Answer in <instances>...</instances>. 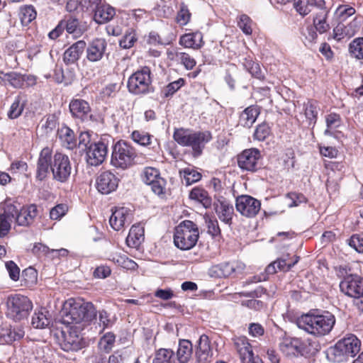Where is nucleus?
Segmentation results:
<instances>
[{
  "mask_svg": "<svg viewBox=\"0 0 363 363\" xmlns=\"http://www.w3.org/2000/svg\"><path fill=\"white\" fill-rule=\"evenodd\" d=\"M97 311L91 302L68 299L62 311L61 322L65 325L90 322L96 317Z\"/></svg>",
  "mask_w": 363,
  "mask_h": 363,
  "instance_id": "1",
  "label": "nucleus"
},
{
  "mask_svg": "<svg viewBox=\"0 0 363 363\" xmlns=\"http://www.w3.org/2000/svg\"><path fill=\"white\" fill-rule=\"evenodd\" d=\"M335 323V317L329 312L323 314L308 313L297 320L299 328L316 337L325 336L330 333Z\"/></svg>",
  "mask_w": 363,
  "mask_h": 363,
  "instance_id": "2",
  "label": "nucleus"
},
{
  "mask_svg": "<svg viewBox=\"0 0 363 363\" xmlns=\"http://www.w3.org/2000/svg\"><path fill=\"white\" fill-rule=\"evenodd\" d=\"M174 140L180 145L191 147L194 157H199L206 145L212 138L208 131H194L190 129H175Z\"/></svg>",
  "mask_w": 363,
  "mask_h": 363,
  "instance_id": "3",
  "label": "nucleus"
},
{
  "mask_svg": "<svg viewBox=\"0 0 363 363\" xmlns=\"http://www.w3.org/2000/svg\"><path fill=\"white\" fill-rule=\"evenodd\" d=\"M361 348L360 340L353 334H347L327 352L328 359L334 362H346L354 357Z\"/></svg>",
  "mask_w": 363,
  "mask_h": 363,
  "instance_id": "4",
  "label": "nucleus"
},
{
  "mask_svg": "<svg viewBox=\"0 0 363 363\" xmlns=\"http://www.w3.org/2000/svg\"><path fill=\"white\" fill-rule=\"evenodd\" d=\"M199 238V231L197 225L191 220H186L176 227L174 243L182 250H189L196 245Z\"/></svg>",
  "mask_w": 363,
  "mask_h": 363,
  "instance_id": "5",
  "label": "nucleus"
},
{
  "mask_svg": "<svg viewBox=\"0 0 363 363\" xmlns=\"http://www.w3.org/2000/svg\"><path fill=\"white\" fill-rule=\"evenodd\" d=\"M137 157L135 149L128 142L119 140L112 147L111 164L121 169L132 167Z\"/></svg>",
  "mask_w": 363,
  "mask_h": 363,
  "instance_id": "6",
  "label": "nucleus"
},
{
  "mask_svg": "<svg viewBox=\"0 0 363 363\" xmlns=\"http://www.w3.org/2000/svg\"><path fill=\"white\" fill-rule=\"evenodd\" d=\"M127 87L129 92L135 95L152 92L150 69L145 66L132 74L128 78Z\"/></svg>",
  "mask_w": 363,
  "mask_h": 363,
  "instance_id": "7",
  "label": "nucleus"
},
{
  "mask_svg": "<svg viewBox=\"0 0 363 363\" xmlns=\"http://www.w3.org/2000/svg\"><path fill=\"white\" fill-rule=\"evenodd\" d=\"M7 316L15 321L26 318L33 308L30 300L25 296L16 294L9 296L6 301Z\"/></svg>",
  "mask_w": 363,
  "mask_h": 363,
  "instance_id": "8",
  "label": "nucleus"
},
{
  "mask_svg": "<svg viewBox=\"0 0 363 363\" xmlns=\"http://www.w3.org/2000/svg\"><path fill=\"white\" fill-rule=\"evenodd\" d=\"M262 155L257 148L243 150L238 155V167L245 171L255 172L262 168Z\"/></svg>",
  "mask_w": 363,
  "mask_h": 363,
  "instance_id": "9",
  "label": "nucleus"
},
{
  "mask_svg": "<svg viewBox=\"0 0 363 363\" xmlns=\"http://www.w3.org/2000/svg\"><path fill=\"white\" fill-rule=\"evenodd\" d=\"M51 171L54 179L62 183L67 182L72 171L68 156L61 152H56L53 156Z\"/></svg>",
  "mask_w": 363,
  "mask_h": 363,
  "instance_id": "10",
  "label": "nucleus"
},
{
  "mask_svg": "<svg viewBox=\"0 0 363 363\" xmlns=\"http://www.w3.org/2000/svg\"><path fill=\"white\" fill-rule=\"evenodd\" d=\"M237 211L247 218L255 217L260 211L261 202L249 195H241L236 198Z\"/></svg>",
  "mask_w": 363,
  "mask_h": 363,
  "instance_id": "11",
  "label": "nucleus"
},
{
  "mask_svg": "<svg viewBox=\"0 0 363 363\" xmlns=\"http://www.w3.org/2000/svg\"><path fill=\"white\" fill-rule=\"evenodd\" d=\"M340 288L347 296L360 298L363 296V278L358 275H349L340 282Z\"/></svg>",
  "mask_w": 363,
  "mask_h": 363,
  "instance_id": "12",
  "label": "nucleus"
},
{
  "mask_svg": "<svg viewBox=\"0 0 363 363\" xmlns=\"http://www.w3.org/2000/svg\"><path fill=\"white\" fill-rule=\"evenodd\" d=\"M107 153V145L104 142L93 143L86 151V162L91 166H98L105 160Z\"/></svg>",
  "mask_w": 363,
  "mask_h": 363,
  "instance_id": "13",
  "label": "nucleus"
},
{
  "mask_svg": "<svg viewBox=\"0 0 363 363\" xmlns=\"http://www.w3.org/2000/svg\"><path fill=\"white\" fill-rule=\"evenodd\" d=\"M53 157L52 150L48 147L43 148L40 152L37 162L36 179L39 181L44 180L48 175L52 164Z\"/></svg>",
  "mask_w": 363,
  "mask_h": 363,
  "instance_id": "14",
  "label": "nucleus"
},
{
  "mask_svg": "<svg viewBox=\"0 0 363 363\" xmlns=\"http://www.w3.org/2000/svg\"><path fill=\"white\" fill-rule=\"evenodd\" d=\"M131 210L127 207H117L112 212L109 219L111 226L115 230H120L125 225H129L131 222Z\"/></svg>",
  "mask_w": 363,
  "mask_h": 363,
  "instance_id": "15",
  "label": "nucleus"
},
{
  "mask_svg": "<svg viewBox=\"0 0 363 363\" xmlns=\"http://www.w3.org/2000/svg\"><path fill=\"white\" fill-rule=\"evenodd\" d=\"M118 185V179L111 172L101 173L96 179V189L103 194L114 191Z\"/></svg>",
  "mask_w": 363,
  "mask_h": 363,
  "instance_id": "16",
  "label": "nucleus"
},
{
  "mask_svg": "<svg viewBox=\"0 0 363 363\" xmlns=\"http://www.w3.org/2000/svg\"><path fill=\"white\" fill-rule=\"evenodd\" d=\"M281 351L287 356L303 355L305 354V345L298 338L286 337L279 344Z\"/></svg>",
  "mask_w": 363,
  "mask_h": 363,
  "instance_id": "17",
  "label": "nucleus"
},
{
  "mask_svg": "<svg viewBox=\"0 0 363 363\" xmlns=\"http://www.w3.org/2000/svg\"><path fill=\"white\" fill-rule=\"evenodd\" d=\"M107 43L104 38L93 40L86 48V58L89 62H96L100 61L106 52Z\"/></svg>",
  "mask_w": 363,
  "mask_h": 363,
  "instance_id": "18",
  "label": "nucleus"
},
{
  "mask_svg": "<svg viewBox=\"0 0 363 363\" xmlns=\"http://www.w3.org/2000/svg\"><path fill=\"white\" fill-rule=\"evenodd\" d=\"M234 347L240 355L242 363H251L252 361V349L245 336L233 338Z\"/></svg>",
  "mask_w": 363,
  "mask_h": 363,
  "instance_id": "19",
  "label": "nucleus"
},
{
  "mask_svg": "<svg viewBox=\"0 0 363 363\" xmlns=\"http://www.w3.org/2000/svg\"><path fill=\"white\" fill-rule=\"evenodd\" d=\"M69 110L73 117L84 121L90 116L91 108L87 101L83 99H73L69 103Z\"/></svg>",
  "mask_w": 363,
  "mask_h": 363,
  "instance_id": "20",
  "label": "nucleus"
},
{
  "mask_svg": "<svg viewBox=\"0 0 363 363\" xmlns=\"http://www.w3.org/2000/svg\"><path fill=\"white\" fill-rule=\"evenodd\" d=\"M37 215V206L32 204L27 207H23L19 212L16 211L14 218L18 225L28 226L33 222Z\"/></svg>",
  "mask_w": 363,
  "mask_h": 363,
  "instance_id": "21",
  "label": "nucleus"
},
{
  "mask_svg": "<svg viewBox=\"0 0 363 363\" xmlns=\"http://www.w3.org/2000/svg\"><path fill=\"white\" fill-rule=\"evenodd\" d=\"M216 213L219 219L225 224L230 225L232 223L234 208L232 204L225 200L218 201L214 204Z\"/></svg>",
  "mask_w": 363,
  "mask_h": 363,
  "instance_id": "22",
  "label": "nucleus"
},
{
  "mask_svg": "<svg viewBox=\"0 0 363 363\" xmlns=\"http://www.w3.org/2000/svg\"><path fill=\"white\" fill-rule=\"evenodd\" d=\"M86 48L84 40H79L67 49L63 55V61L67 65L75 63Z\"/></svg>",
  "mask_w": 363,
  "mask_h": 363,
  "instance_id": "23",
  "label": "nucleus"
},
{
  "mask_svg": "<svg viewBox=\"0 0 363 363\" xmlns=\"http://www.w3.org/2000/svg\"><path fill=\"white\" fill-rule=\"evenodd\" d=\"M199 363H206L208 357L212 356L211 342L206 335H201L198 341L196 352Z\"/></svg>",
  "mask_w": 363,
  "mask_h": 363,
  "instance_id": "24",
  "label": "nucleus"
},
{
  "mask_svg": "<svg viewBox=\"0 0 363 363\" xmlns=\"http://www.w3.org/2000/svg\"><path fill=\"white\" fill-rule=\"evenodd\" d=\"M179 44L186 48L198 50L204 44L203 34L201 32L186 33L180 37Z\"/></svg>",
  "mask_w": 363,
  "mask_h": 363,
  "instance_id": "25",
  "label": "nucleus"
},
{
  "mask_svg": "<svg viewBox=\"0 0 363 363\" xmlns=\"http://www.w3.org/2000/svg\"><path fill=\"white\" fill-rule=\"evenodd\" d=\"M94 19L98 24L111 21L116 14L115 9L108 4L101 3L94 11Z\"/></svg>",
  "mask_w": 363,
  "mask_h": 363,
  "instance_id": "26",
  "label": "nucleus"
},
{
  "mask_svg": "<svg viewBox=\"0 0 363 363\" xmlns=\"http://www.w3.org/2000/svg\"><path fill=\"white\" fill-rule=\"evenodd\" d=\"M23 336L24 331L21 328L6 327L0 330V340L6 344H11Z\"/></svg>",
  "mask_w": 363,
  "mask_h": 363,
  "instance_id": "27",
  "label": "nucleus"
},
{
  "mask_svg": "<svg viewBox=\"0 0 363 363\" xmlns=\"http://www.w3.org/2000/svg\"><path fill=\"white\" fill-rule=\"evenodd\" d=\"M144 241V228L140 225H134L130 229L126 238V243L129 247H138Z\"/></svg>",
  "mask_w": 363,
  "mask_h": 363,
  "instance_id": "28",
  "label": "nucleus"
},
{
  "mask_svg": "<svg viewBox=\"0 0 363 363\" xmlns=\"http://www.w3.org/2000/svg\"><path fill=\"white\" fill-rule=\"evenodd\" d=\"M259 114V108L257 106H250L241 113L239 124L243 127L250 128L255 122Z\"/></svg>",
  "mask_w": 363,
  "mask_h": 363,
  "instance_id": "29",
  "label": "nucleus"
},
{
  "mask_svg": "<svg viewBox=\"0 0 363 363\" xmlns=\"http://www.w3.org/2000/svg\"><path fill=\"white\" fill-rule=\"evenodd\" d=\"M61 23H63L64 29L65 28L67 33L73 34L74 37L81 36L86 30V26L80 23L76 18L70 17Z\"/></svg>",
  "mask_w": 363,
  "mask_h": 363,
  "instance_id": "30",
  "label": "nucleus"
},
{
  "mask_svg": "<svg viewBox=\"0 0 363 363\" xmlns=\"http://www.w3.org/2000/svg\"><path fill=\"white\" fill-rule=\"evenodd\" d=\"M62 349L65 351H77L82 347V338L72 332L65 334L61 343Z\"/></svg>",
  "mask_w": 363,
  "mask_h": 363,
  "instance_id": "31",
  "label": "nucleus"
},
{
  "mask_svg": "<svg viewBox=\"0 0 363 363\" xmlns=\"http://www.w3.org/2000/svg\"><path fill=\"white\" fill-rule=\"evenodd\" d=\"M193 347L188 340H180L179 342L177 357L179 363H188L191 357Z\"/></svg>",
  "mask_w": 363,
  "mask_h": 363,
  "instance_id": "32",
  "label": "nucleus"
},
{
  "mask_svg": "<svg viewBox=\"0 0 363 363\" xmlns=\"http://www.w3.org/2000/svg\"><path fill=\"white\" fill-rule=\"evenodd\" d=\"M168 57L171 60H175L179 62L187 70H191L196 65L195 59L184 52L177 51L175 53L169 52H168Z\"/></svg>",
  "mask_w": 363,
  "mask_h": 363,
  "instance_id": "33",
  "label": "nucleus"
},
{
  "mask_svg": "<svg viewBox=\"0 0 363 363\" xmlns=\"http://www.w3.org/2000/svg\"><path fill=\"white\" fill-rule=\"evenodd\" d=\"M189 198L199 202L206 208H209L212 203L208 193L203 188L194 187L189 193Z\"/></svg>",
  "mask_w": 363,
  "mask_h": 363,
  "instance_id": "34",
  "label": "nucleus"
},
{
  "mask_svg": "<svg viewBox=\"0 0 363 363\" xmlns=\"http://www.w3.org/2000/svg\"><path fill=\"white\" fill-rule=\"evenodd\" d=\"M329 11H318L313 18V26L315 30L320 34L327 32L330 29V25L327 22Z\"/></svg>",
  "mask_w": 363,
  "mask_h": 363,
  "instance_id": "35",
  "label": "nucleus"
},
{
  "mask_svg": "<svg viewBox=\"0 0 363 363\" xmlns=\"http://www.w3.org/2000/svg\"><path fill=\"white\" fill-rule=\"evenodd\" d=\"M36 11L32 5H24L20 7L18 16L22 26H28L36 18Z\"/></svg>",
  "mask_w": 363,
  "mask_h": 363,
  "instance_id": "36",
  "label": "nucleus"
},
{
  "mask_svg": "<svg viewBox=\"0 0 363 363\" xmlns=\"http://www.w3.org/2000/svg\"><path fill=\"white\" fill-rule=\"evenodd\" d=\"M318 111L319 107L316 101L308 100L304 104V113L310 125L315 124Z\"/></svg>",
  "mask_w": 363,
  "mask_h": 363,
  "instance_id": "37",
  "label": "nucleus"
},
{
  "mask_svg": "<svg viewBox=\"0 0 363 363\" xmlns=\"http://www.w3.org/2000/svg\"><path fill=\"white\" fill-rule=\"evenodd\" d=\"M50 323L51 319L48 317V311H38L32 316L31 324L35 328H45L50 325Z\"/></svg>",
  "mask_w": 363,
  "mask_h": 363,
  "instance_id": "38",
  "label": "nucleus"
},
{
  "mask_svg": "<svg viewBox=\"0 0 363 363\" xmlns=\"http://www.w3.org/2000/svg\"><path fill=\"white\" fill-rule=\"evenodd\" d=\"M179 174L183 177V180L186 186L191 185L201 179V174L193 167H186L179 170Z\"/></svg>",
  "mask_w": 363,
  "mask_h": 363,
  "instance_id": "39",
  "label": "nucleus"
},
{
  "mask_svg": "<svg viewBox=\"0 0 363 363\" xmlns=\"http://www.w3.org/2000/svg\"><path fill=\"white\" fill-rule=\"evenodd\" d=\"M327 128L324 131L325 135H333V131L342 124V119L337 113H330L325 118Z\"/></svg>",
  "mask_w": 363,
  "mask_h": 363,
  "instance_id": "40",
  "label": "nucleus"
},
{
  "mask_svg": "<svg viewBox=\"0 0 363 363\" xmlns=\"http://www.w3.org/2000/svg\"><path fill=\"white\" fill-rule=\"evenodd\" d=\"M1 74H3L2 80L7 82L13 88L20 89L23 87V74L16 72H2Z\"/></svg>",
  "mask_w": 363,
  "mask_h": 363,
  "instance_id": "41",
  "label": "nucleus"
},
{
  "mask_svg": "<svg viewBox=\"0 0 363 363\" xmlns=\"http://www.w3.org/2000/svg\"><path fill=\"white\" fill-rule=\"evenodd\" d=\"M60 138L63 143L64 145L68 149H73L76 147V140L74 133L68 127L62 128L59 133Z\"/></svg>",
  "mask_w": 363,
  "mask_h": 363,
  "instance_id": "42",
  "label": "nucleus"
},
{
  "mask_svg": "<svg viewBox=\"0 0 363 363\" xmlns=\"http://www.w3.org/2000/svg\"><path fill=\"white\" fill-rule=\"evenodd\" d=\"M117 265L129 270H135L138 264L125 255L116 254L110 259Z\"/></svg>",
  "mask_w": 363,
  "mask_h": 363,
  "instance_id": "43",
  "label": "nucleus"
},
{
  "mask_svg": "<svg viewBox=\"0 0 363 363\" xmlns=\"http://www.w3.org/2000/svg\"><path fill=\"white\" fill-rule=\"evenodd\" d=\"M355 12V9L351 5L340 4L337 7L335 11V16L339 21L342 22L353 16Z\"/></svg>",
  "mask_w": 363,
  "mask_h": 363,
  "instance_id": "44",
  "label": "nucleus"
},
{
  "mask_svg": "<svg viewBox=\"0 0 363 363\" xmlns=\"http://www.w3.org/2000/svg\"><path fill=\"white\" fill-rule=\"evenodd\" d=\"M174 355L172 350L161 348L155 352L152 363H173Z\"/></svg>",
  "mask_w": 363,
  "mask_h": 363,
  "instance_id": "45",
  "label": "nucleus"
},
{
  "mask_svg": "<svg viewBox=\"0 0 363 363\" xmlns=\"http://www.w3.org/2000/svg\"><path fill=\"white\" fill-rule=\"evenodd\" d=\"M137 40L135 30L133 28L128 29L119 41V45L124 49H128L134 45Z\"/></svg>",
  "mask_w": 363,
  "mask_h": 363,
  "instance_id": "46",
  "label": "nucleus"
},
{
  "mask_svg": "<svg viewBox=\"0 0 363 363\" xmlns=\"http://www.w3.org/2000/svg\"><path fill=\"white\" fill-rule=\"evenodd\" d=\"M152 136L142 130H134L131 133V139L140 145L147 146L151 143Z\"/></svg>",
  "mask_w": 363,
  "mask_h": 363,
  "instance_id": "47",
  "label": "nucleus"
},
{
  "mask_svg": "<svg viewBox=\"0 0 363 363\" xmlns=\"http://www.w3.org/2000/svg\"><path fill=\"white\" fill-rule=\"evenodd\" d=\"M272 133L271 128L267 123H262L256 127L253 138L259 141H264Z\"/></svg>",
  "mask_w": 363,
  "mask_h": 363,
  "instance_id": "48",
  "label": "nucleus"
},
{
  "mask_svg": "<svg viewBox=\"0 0 363 363\" xmlns=\"http://www.w3.org/2000/svg\"><path fill=\"white\" fill-rule=\"evenodd\" d=\"M350 53L357 59H363V38L354 39L349 45Z\"/></svg>",
  "mask_w": 363,
  "mask_h": 363,
  "instance_id": "49",
  "label": "nucleus"
},
{
  "mask_svg": "<svg viewBox=\"0 0 363 363\" xmlns=\"http://www.w3.org/2000/svg\"><path fill=\"white\" fill-rule=\"evenodd\" d=\"M13 218V214L10 215L6 212L0 214V237H4L9 233Z\"/></svg>",
  "mask_w": 363,
  "mask_h": 363,
  "instance_id": "50",
  "label": "nucleus"
},
{
  "mask_svg": "<svg viewBox=\"0 0 363 363\" xmlns=\"http://www.w3.org/2000/svg\"><path fill=\"white\" fill-rule=\"evenodd\" d=\"M185 84V80L183 78H179L177 80L168 84L162 90V94L164 97L172 96L181 87Z\"/></svg>",
  "mask_w": 363,
  "mask_h": 363,
  "instance_id": "51",
  "label": "nucleus"
},
{
  "mask_svg": "<svg viewBox=\"0 0 363 363\" xmlns=\"http://www.w3.org/2000/svg\"><path fill=\"white\" fill-rule=\"evenodd\" d=\"M205 223L208 228V233L212 237H216L220 235V229L216 218L208 215L204 217Z\"/></svg>",
  "mask_w": 363,
  "mask_h": 363,
  "instance_id": "52",
  "label": "nucleus"
},
{
  "mask_svg": "<svg viewBox=\"0 0 363 363\" xmlns=\"http://www.w3.org/2000/svg\"><path fill=\"white\" fill-rule=\"evenodd\" d=\"M252 21L247 15L241 14L238 17V26L245 35H250L252 34Z\"/></svg>",
  "mask_w": 363,
  "mask_h": 363,
  "instance_id": "53",
  "label": "nucleus"
},
{
  "mask_svg": "<svg viewBox=\"0 0 363 363\" xmlns=\"http://www.w3.org/2000/svg\"><path fill=\"white\" fill-rule=\"evenodd\" d=\"M116 336L112 333H107L103 335L99 341V347L106 352H108L113 347Z\"/></svg>",
  "mask_w": 363,
  "mask_h": 363,
  "instance_id": "54",
  "label": "nucleus"
},
{
  "mask_svg": "<svg viewBox=\"0 0 363 363\" xmlns=\"http://www.w3.org/2000/svg\"><path fill=\"white\" fill-rule=\"evenodd\" d=\"M286 198L289 200L288 206L290 208L298 206L307 201L305 196L301 193L290 192L286 194Z\"/></svg>",
  "mask_w": 363,
  "mask_h": 363,
  "instance_id": "55",
  "label": "nucleus"
},
{
  "mask_svg": "<svg viewBox=\"0 0 363 363\" xmlns=\"http://www.w3.org/2000/svg\"><path fill=\"white\" fill-rule=\"evenodd\" d=\"M22 277L26 286H32L37 281L38 272L33 267H28L22 272Z\"/></svg>",
  "mask_w": 363,
  "mask_h": 363,
  "instance_id": "56",
  "label": "nucleus"
},
{
  "mask_svg": "<svg viewBox=\"0 0 363 363\" xmlns=\"http://www.w3.org/2000/svg\"><path fill=\"white\" fill-rule=\"evenodd\" d=\"M220 271V276L229 277L235 273L238 270V264L236 262H225L217 267Z\"/></svg>",
  "mask_w": 363,
  "mask_h": 363,
  "instance_id": "57",
  "label": "nucleus"
},
{
  "mask_svg": "<svg viewBox=\"0 0 363 363\" xmlns=\"http://www.w3.org/2000/svg\"><path fill=\"white\" fill-rule=\"evenodd\" d=\"M191 13L187 6L182 3L180 6V9L177 13V22L180 26H185L189 23Z\"/></svg>",
  "mask_w": 363,
  "mask_h": 363,
  "instance_id": "58",
  "label": "nucleus"
},
{
  "mask_svg": "<svg viewBox=\"0 0 363 363\" xmlns=\"http://www.w3.org/2000/svg\"><path fill=\"white\" fill-rule=\"evenodd\" d=\"M68 211L67 205L65 203L57 204L50 211V217L52 220H60Z\"/></svg>",
  "mask_w": 363,
  "mask_h": 363,
  "instance_id": "59",
  "label": "nucleus"
},
{
  "mask_svg": "<svg viewBox=\"0 0 363 363\" xmlns=\"http://www.w3.org/2000/svg\"><path fill=\"white\" fill-rule=\"evenodd\" d=\"M23 110V104H21V98L18 96L11 104L10 110L8 113V116L12 119L16 118L21 114Z\"/></svg>",
  "mask_w": 363,
  "mask_h": 363,
  "instance_id": "60",
  "label": "nucleus"
},
{
  "mask_svg": "<svg viewBox=\"0 0 363 363\" xmlns=\"http://www.w3.org/2000/svg\"><path fill=\"white\" fill-rule=\"evenodd\" d=\"M157 178H161V177L157 169L152 167H147L145 169L143 182L146 184L148 185L152 183L155 180H157Z\"/></svg>",
  "mask_w": 363,
  "mask_h": 363,
  "instance_id": "61",
  "label": "nucleus"
},
{
  "mask_svg": "<svg viewBox=\"0 0 363 363\" xmlns=\"http://www.w3.org/2000/svg\"><path fill=\"white\" fill-rule=\"evenodd\" d=\"M166 181L163 178H157L152 183L148 184L154 194L158 196L164 194Z\"/></svg>",
  "mask_w": 363,
  "mask_h": 363,
  "instance_id": "62",
  "label": "nucleus"
},
{
  "mask_svg": "<svg viewBox=\"0 0 363 363\" xmlns=\"http://www.w3.org/2000/svg\"><path fill=\"white\" fill-rule=\"evenodd\" d=\"M316 30L314 27L311 26H307L305 29L302 30V35L303 36V42L305 45L308 43H313L317 38Z\"/></svg>",
  "mask_w": 363,
  "mask_h": 363,
  "instance_id": "63",
  "label": "nucleus"
},
{
  "mask_svg": "<svg viewBox=\"0 0 363 363\" xmlns=\"http://www.w3.org/2000/svg\"><path fill=\"white\" fill-rule=\"evenodd\" d=\"M349 245L357 252L363 253V237L359 235H353L348 240Z\"/></svg>",
  "mask_w": 363,
  "mask_h": 363,
  "instance_id": "64",
  "label": "nucleus"
}]
</instances>
